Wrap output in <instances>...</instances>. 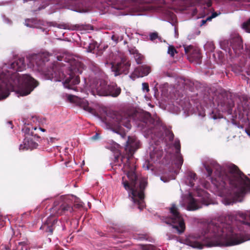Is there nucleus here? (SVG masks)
Instances as JSON below:
<instances>
[{
	"mask_svg": "<svg viewBox=\"0 0 250 250\" xmlns=\"http://www.w3.org/2000/svg\"><path fill=\"white\" fill-rule=\"evenodd\" d=\"M246 240L235 233L230 224L222 218L212 220L205 227L202 235L191 234L187 237L185 243L193 248L202 249L204 246H230L238 245Z\"/></svg>",
	"mask_w": 250,
	"mask_h": 250,
	"instance_id": "1",
	"label": "nucleus"
},
{
	"mask_svg": "<svg viewBox=\"0 0 250 250\" xmlns=\"http://www.w3.org/2000/svg\"><path fill=\"white\" fill-rule=\"evenodd\" d=\"M140 142L135 136H128L121 161L128 180L122 177V185L128 191V196L133 203L142 210L146 207L144 191L147 185L146 178L139 176L135 172L136 167L134 159L135 152L140 147Z\"/></svg>",
	"mask_w": 250,
	"mask_h": 250,
	"instance_id": "2",
	"label": "nucleus"
},
{
	"mask_svg": "<svg viewBox=\"0 0 250 250\" xmlns=\"http://www.w3.org/2000/svg\"><path fill=\"white\" fill-rule=\"evenodd\" d=\"M212 182L220 190L229 187L228 193L233 203L241 202L247 191H250V179L234 164L229 165L225 172H220L217 178L212 179Z\"/></svg>",
	"mask_w": 250,
	"mask_h": 250,
	"instance_id": "3",
	"label": "nucleus"
},
{
	"mask_svg": "<svg viewBox=\"0 0 250 250\" xmlns=\"http://www.w3.org/2000/svg\"><path fill=\"white\" fill-rule=\"evenodd\" d=\"M49 55L47 53H42L35 56V62L39 71H42L46 77L58 81H63V84L65 87L75 90L76 85L80 82L79 74H81L83 69V64L78 60L70 59L68 61L70 64L67 75L58 69L57 66L53 64L50 68L45 67V63L49 61Z\"/></svg>",
	"mask_w": 250,
	"mask_h": 250,
	"instance_id": "4",
	"label": "nucleus"
},
{
	"mask_svg": "<svg viewBox=\"0 0 250 250\" xmlns=\"http://www.w3.org/2000/svg\"><path fill=\"white\" fill-rule=\"evenodd\" d=\"M73 211L72 203L67 198L60 199L54 202L51 208V214L41 227V229L52 234L58 222L57 217L63 215L69 216Z\"/></svg>",
	"mask_w": 250,
	"mask_h": 250,
	"instance_id": "5",
	"label": "nucleus"
},
{
	"mask_svg": "<svg viewBox=\"0 0 250 250\" xmlns=\"http://www.w3.org/2000/svg\"><path fill=\"white\" fill-rule=\"evenodd\" d=\"M14 77L15 79L11 84L20 89L21 96L28 95L38 85V82L28 74L20 75L17 74Z\"/></svg>",
	"mask_w": 250,
	"mask_h": 250,
	"instance_id": "6",
	"label": "nucleus"
},
{
	"mask_svg": "<svg viewBox=\"0 0 250 250\" xmlns=\"http://www.w3.org/2000/svg\"><path fill=\"white\" fill-rule=\"evenodd\" d=\"M169 210L172 217H163V221L166 224L171 225L172 228L175 229L178 234L183 233L185 230V224L177 208L175 205L173 204Z\"/></svg>",
	"mask_w": 250,
	"mask_h": 250,
	"instance_id": "7",
	"label": "nucleus"
},
{
	"mask_svg": "<svg viewBox=\"0 0 250 250\" xmlns=\"http://www.w3.org/2000/svg\"><path fill=\"white\" fill-rule=\"evenodd\" d=\"M107 116L111 118L114 123L117 125V128L115 129L116 132L120 134L123 137L125 134L124 132H120V127L124 126L127 129H129L131 127L130 124V117L128 115L123 113H119L116 111H109L107 113Z\"/></svg>",
	"mask_w": 250,
	"mask_h": 250,
	"instance_id": "8",
	"label": "nucleus"
},
{
	"mask_svg": "<svg viewBox=\"0 0 250 250\" xmlns=\"http://www.w3.org/2000/svg\"><path fill=\"white\" fill-rule=\"evenodd\" d=\"M220 45L222 49L228 51L230 56H233V53L236 56H239L243 50L242 41L239 37L224 40L221 42Z\"/></svg>",
	"mask_w": 250,
	"mask_h": 250,
	"instance_id": "9",
	"label": "nucleus"
},
{
	"mask_svg": "<svg viewBox=\"0 0 250 250\" xmlns=\"http://www.w3.org/2000/svg\"><path fill=\"white\" fill-rule=\"evenodd\" d=\"M96 92L100 96L117 97L121 94V88L116 83L107 84L102 80L96 88Z\"/></svg>",
	"mask_w": 250,
	"mask_h": 250,
	"instance_id": "10",
	"label": "nucleus"
},
{
	"mask_svg": "<svg viewBox=\"0 0 250 250\" xmlns=\"http://www.w3.org/2000/svg\"><path fill=\"white\" fill-rule=\"evenodd\" d=\"M111 64V69L115 76L121 74H127L131 65L130 61L127 60L126 57L122 58L120 62Z\"/></svg>",
	"mask_w": 250,
	"mask_h": 250,
	"instance_id": "11",
	"label": "nucleus"
},
{
	"mask_svg": "<svg viewBox=\"0 0 250 250\" xmlns=\"http://www.w3.org/2000/svg\"><path fill=\"white\" fill-rule=\"evenodd\" d=\"M216 101L222 111H227L229 114L231 113L234 104L233 102L229 100L225 92L218 94Z\"/></svg>",
	"mask_w": 250,
	"mask_h": 250,
	"instance_id": "12",
	"label": "nucleus"
},
{
	"mask_svg": "<svg viewBox=\"0 0 250 250\" xmlns=\"http://www.w3.org/2000/svg\"><path fill=\"white\" fill-rule=\"evenodd\" d=\"M141 121L145 124V126L148 128H153L155 126H161L162 122L159 119L155 120L151 116L148 112H145L140 115Z\"/></svg>",
	"mask_w": 250,
	"mask_h": 250,
	"instance_id": "13",
	"label": "nucleus"
},
{
	"mask_svg": "<svg viewBox=\"0 0 250 250\" xmlns=\"http://www.w3.org/2000/svg\"><path fill=\"white\" fill-rule=\"evenodd\" d=\"M67 99L70 103H74L79 105L86 111L91 113L93 111V109L88 105V104L86 101L81 99L77 96L72 95H67Z\"/></svg>",
	"mask_w": 250,
	"mask_h": 250,
	"instance_id": "14",
	"label": "nucleus"
},
{
	"mask_svg": "<svg viewBox=\"0 0 250 250\" xmlns=\"http://www.w3.org/2000/svg\"><path fill=\"white\" fill-rule=\"evenodd\" d=\"M151 71L150 66L143 65L136 67L134 71L130 74V77L133 80L139 77L147 76Z\"/></svg>",
	"mask_w": 250,
	"mask_h": 250,
	"instance_id": "15",
	"label": "nucleus"
},
{
	"mask_svg": "<svg viewBox=\"0 0 250 250\" xmlns=\"http://www.w3.org/2000/svg\"><path fill=\"white\" fill-rule=\"evenodd\" d=\"M11 67L17 71H21L25 68L26 65L24 62V59L21 58L12 63Z\"/></svg>",
	"mask_w": 250,
	"mask_h": 250,
	"instance_id": "16",
	"label": "nucleus"
},
{
	"mask_svg": "<svg viewBox=\"0 0 250 250\" xmlns=\"http://www.w3.org/2000/svg\"><path fill=\"white\" fill-rule=\"evenodd\" d=\"M9 95L7 85L0 81V100L6 98Z\"/></svg>",
	"mask_w": 250,
	"mask_h": 250,
	"instance_id": "17",
	"label": "nucleus"
},
{
	"mask_svg": "<svg viewBox=\"0 0 250 250\" xmlns=\"http://www.w3.org/2000/svg\"><path fill=\"white\" fill-rule=\"evenodd\" d=\"M201 58V54L199 50L197 48H195L193 50L192 52L190 53L189 56H188V59L190 61H195L197 63L200 62Z\"/></svg>",
	"mask_w": 250,
	"mask_h": 250,
	"instance_id": "18",
	"label": "nucleus"
},
{
	"mask_svg": "<svg viewBox=\"0 0 250 250\" xmlns=\"http://www.w3.org/2000/svg\"><path fill=\"white\" fill-rule=\"evenodd\" d=\"M199 208L196 200L190 196L189 201L188 205V209L189 210H195Z\"/></svg>",
	"mask_w": 250,
	"mask_h": 250,
	"instance_id": "19",
	"label": "nucleus"
},
{
	"mask_svg": "<svg viewBox=\"0 0 250 250\" xmlns=\"http://www.w3.org/2000/svg\"><path fill=\"white\" fill-rule=\"evenodd\" d=\"M215 163L214 162H210L209 164L205 163L204 164V166L205 168L206 169L207 173L208 176V177L211 176L212 173V168H214L215 166Z\"/></svg>",
	"mask_w": 250,
	"mask_h": 250,
	"instance_id": "20",
	"label": "nucleus"
},
{
	"mask_svg": "<svg viewBox=\"0 0 250 250\" xmlns=\"http://www.w3.org/2000/svg\"><path fill=\"white\" fill-rule=\"evenodd\" d=\"M183 158L181 153L176 154L174 164L177 168H180L183 163Z\"/></svg>",
	"mask_w": 250,
	"mask_h": 250,
	"instance_id": "21",
	"label": "nucleus"
},
{
	"mask_svg": "<svg viewBox=\"0 0 250 250\" xmlns=\"http://www.w3.org/2000/svg\"><path fill=\"white\" fill-rule=\"evenodd\" d=\"M188 179L189 180V185L191 187H193L194 185V181L197 179V175L196 173L192 171H189L188 172Z\"/></svg>",
	"mask_w": 250,
	"mask_h": 250,
	"instance_id": "22",
	"label": "nucleus"
},
{
	"mask_svg": "<svg viewBox=\"0 0 250 250\" xmlns=\"http://www.w3.org/2000/svg\"><path fill=\"white\" fill-rule=\"evenodd\" d=\"M134 58L135 60L136 63L138 64H141L143 62L144 57L143 55L140 54L139 52L136 55L134 56Z\"/></svg>",
	"mask_w": 250,
	"mask_h": 250,
	"instance_id": "23",
	"label": "nucleus"
},
{
	"mask_svg": "<svg viewBox=\"0 0 250 250\" xmlns=\"http://www.w3.org/2000/svg\"><path fill=\"white\" fill-rule=\"evenodd\" d=\"M242 27L247 32L250 33V18L243 23Z\"/></svg>",
	"mask_w": 250,
	"mask_h": 250,
	"instance_id": "24",
	"label": "nucleus"
},
{
	"mask_svg": "<svg viewBox=\"0 0 250 250\" xmlns=\"http://www.w3.org/2000/svg\"><path fill=\"white\" fill-rule=\"evenodd\" d=\"M167 53L173 57H174L175 53H177V51L173 46L169 45L168 48Z\"/></svg>",
	"mask_w": 250,
	"mask_h": 250,
	"instance_id": "25",
	"label": "nucleus"
},
{
	"mask_svg": "<svg viewBox=\"0 0 250 250\" xmlns=\"http://www.w3.org/2000/svg\"><path fill=\"white\" fill-rule=\"evenodd\" d=\"M128 50L130 54L133 56L139 53L138 50L136 48V47L133 46H128Z\"/></svg>",
	"mask_w": 250,
	"mask_h": 250,
	"instance_id": "26",
	"label": "nucleus"
},
{
	"mask_svg": "<svg viewBox=\"0 0 250 250\" xmlns=\"http://www.w3.org/2000/svg\"><path fill=\"white\" fill-rule=\"evenodd\" d=\"M184 48L185 52L186 54H187L188 55V57L189 56L190 53H191V52H192V50L195 49L194 47L192 45L185 46Z\"/></svg>",
	"mask_w": 250,
	"mask_h": 250,
	"instance_id": "27",
	"label": "nucleus"
},
{
	"mask_svg": "<svg viewBox=\"0 0 250 250\" xmlns=\"http://www.w3.org/2000/svg\"><path fill=\"white\" fill-rule=\"evenodd\" d=\"M6 217L0 214V228H2L4 226L5 224Z\"/></svg>",
	"mask_w": 250,
	"mask_h": 250,
	"instance_id": "28",
	"label": "nucleus"
},
{
	"mask_svg": "<svg viewBox=\"0 0 250 250\" xmlns=\"http://www.w3.org/2000/svg\"><path fill=\"white\" fill-rule=\"evenodd\" d=\"M158 37V34L157 32L151 33L149 34V38L151 41H154L157 39Z\"/></svg>",
	"mask_w": 250,
	"mask_h": 250,
	"instance_id": "29",
	"label": "nucleus"
},
{
	"mask_svg": "<svg viewBox=\"0 0 250 250\" xmlns=\"http://www.w3.org/2000/svg\"><path fill=\"white\" fill-rule=\"evenodd\" d=\"M175 147L176 149V154L180 153V144L179 142H175Z\"/></svg>",
	"mask_w": 250,
	"mask_h": 250,
	"instance_id": "30",
	"label": "nucleus"
},
{
	"mask_svg": "<svg viewBox=\"0 0 250 250\" xmlns=\"http://www.w3.org/2000/svg\"><path fill=\"white\" fill-rule=\"evenodd\" d=\"M142 86H143V90H144V91L146 90V92H147L149 91V85H148V83H142Z\"/></svg>",
	"mask_w": 250,
	"mask_h": 250,
	"instance_id": "31",
	"label": "nucleus"
},
{
	"mask_svg": "<svg viewBox=\"0 0 250 250\" xmlns=\"http://www.w3.org/2000/svg\"><path fill=\"white\" fill-rule=\"evenodd\" d=\"M219 14L217 13L216 12H213L212 13L211 15L210 16H209L208 17V20H211L213 18H215L217 17Z\"/></svg>",
	"mask_w": 250,
	"mask_h": 250,
	"instance_id": "32",
	"label": "nucleus"
},
{
	"mask_svg": "<svg viewBox=\"0 0 250 250\" xmlns=\"http://www.w3.org/2000/svg\"><path fill=\"white\" fill-rule=\"evenodd\" d=\"M111 39L113 41L117 42L119 41V37L116 34H113L111 37Z\"/></svg>",
	"mask_w": 250,
	"mask_h": 250,
	"instance_id": "33",
	"label": "nucleus"
},
{
	"mask_svg": "<svg viewBox=\"0 0 250 250\" xmlns=\"http://www.w3.org/2000/svg\"><path fill=\"white\" fill-rule=\"evenodd\" d=\"M95 46L94 44H90L88 47V51L92 52L93 50L95 49Z\"/></svg>",
	"mask_w": 250,
	"mask_h": 250,
	"instance_id": "34",
	"label": "nucleus"
},
{
	"mask_svg": "<svg viewBox=\"0 0 250 250\" xmlns=\"http://www.w3.org/2000/svg\"><path fill=\"white\" fill-rule=\"evenodd\" d=\"M210 20H208V18L206 19V20H202L201 21V23H200V26H203V25H204L207 21H210Z\"/></svg>",
	"mask_w": 250,
	"mask_h": 250,
	"instance_id": "35",
	"label": "nucleus"
},
{
	"mask_svg": "<svg viewBox=\"0 0 250 250\" xmlns=\"http://www.w3.org/2000/svg\"><path fill=\"white\" fill-rule=\"evenodd\" d=\"M57 60L60 61H62V60H64V56H57Z\"/></svg>",
	"mask_w": 250,
	"mask_h": 250,
	"instance_id": "36",
	"label": "nucleus"
},
{
	"mask_svg": "<svg viewBox=\"0 0 250 250\" xmlns=\"http://www.w3.org/2000/svg\"><path fill=\"white\" fill-rule=\"evenodd\" d=\"M74 206L77 208H80L83 207V205L81 203L75 204Z\"/></svg>",
	"mask_w": 250,
	"mask_h": 250,
	"instance_id": "37",
	"label": "nucleus"
},
{
	"mask_svg": "<svg viewBox=\"0 0 250 250\" xmlns=\"http://www.w3.org/2000/svg\"><path fill=\"white\" fill-rule=\"evenodd\" d=\"M98 137V134L97 133L92 137V139L96 140Z\"/></svg>",
	"mask_w": 250,
	"mask_h": 250,
	"instance_id": "38",
	"label": "nucleus"
},
{
	"mask_svg": "<svg viewBox=\"0 0 250 250\" xmlns=\"http://www.w3.org/2000/svg\"><path fill=\"white\" fill-rule=\"evenodd\" d=\"M246 132L247 133V134L250 136V129H247L246 130Z\"/></svg>",
	"mask_w": 250,
	"mask_h": 250,
	"instance_id": "39",
	"label": "nucleus"
},
{
	"mask_svg": "<svg viewBox=\"0 0 250 250\" xmlns=\"http://www.w3.org/2000/svg\"><path fill=\"white\" fill-rule=\"evenodd\" d=\"M31 135L32 136H37V137L39 138V136H38L36 134H35L33 131L31 132Z\"/></svg>",
	"mask_w": 250,
	"mask_h": 250,
	"instance_id": "40",
	"label": "nucleus"
},
{
	"mask_svg": "<svg viewBox=\"0 0 250 250\" xmlns=\"http://www.w3.org/2000/svg\"><path fill=\"white\" fill-rule=\"evenodd\" d=\"M25 243L24 242H21L19 243V245L22 246Z\"/></svg>",
	"mask_w": 250,
	"mask_h": 250,
	"instance_id": "41",
	"label": "nucleus"
},
{
	"mask_svg": "<svg viewBox=\"0 0 250 250\" xmlns=\"http://www.w3.org/2000/svg\"><path fill=\"white\" fill-rule=\"evenodd\" d=\"M173 138H174V134L172 133H171V135L169 139L170 140H172L173 139Z\"/></svg>",
	"mask_w": 250,
	"mask_h": 250,
	"instance_id": "42",
	"label": "nucleus"
},
{
	"mask_svg": "<svg viewBox=\"0 0 250 250\" xmlns=\"http://www.w3.org/2000/svg\"><path fill=\"white\" fill-rule=\"evenodd\" d=\"M211 5V2L210 1H209L207 3V5L208 7H210Z\"/></svg>",
	"mask_w": 250,
	"mask_h": 250,
	"instance_id": "43",
	"label": "nucleus"
},
{
	"mask_svg": "<svg viewBox=\"0 0 250 250\" xmlns=\"http://www.w3.org/2000/svg\"><path fill=\"white\" fill-rule=\"evenodd\" d=\"M38 129H39V130H41V131H43V132H44V131H45V130L44 129H43V128H41V127H39Z\"/></svg>",
	"mask_w": 250,
	"mask_h": 250,
	"instance_id": "44",
	"label": "nucleus"
},
{
	"mask_svg": "<svg viewBox=\"0 0 250 250\" xmlns=\"http://www.w3.org/2000/svg\"><path fill=\"white\" fill-rule=\"evenodd\" d=\"M32 129H34V130H36L38 129V128L37 127H32Z\"/></svg>",
	"mask_w": 250,
	"mask_h": 250,
	"instance_id": "45",
	"label": "nucleus"
},
{
	"mask_svg": "<svg viewBox=\"0 0 250 250\" xmlns=\"http://www.w3.org/2000/svg\"><path fill=\"white\" fill-rule=\"evenodd\" d=\"M242 0L244 2H250V0Z\"/></svg>",
	"mask_w": 250,
	"mask_h": 250,
	"instance_id": "46",
	"label": "nucleus"
},
{
	"mask_svg": "<svg viewBox=\"0 0 250 250\" xmlns=\"http://www.w3.org/2000/svg\"><path fill=\"white\" fill-rule=\"evenodd\" d=\"M6 250H10V248L8 246L5 247Z\"/></svg>",
	"mask_w": 250,
	"mask_h": 250,
	"instance_id": "47",
	"label": "nucleus"
},
{
	"mask_svg": "<svg viewBox=\"0 0 250 250\" xmlns=\"http://www.w3.org/2000/svg\"><path fill=\"white\" fill-rule=\"evenodd\" d=\"M8 123H9V124H10V125H12V122H11V121L9 122H8Z\"/></svg>",
	"mask_w": 250,
	"mask_h": 250,
	"instance_id": "48",
	"label": "nucleus"
}]
</instances>
